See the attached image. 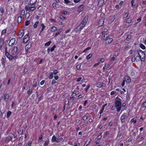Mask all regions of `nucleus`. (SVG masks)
<instances>
[{
    "instance_id": "nucleus-33",
    "label": "nucleus",
    "mask_w": 146,
    "mask_h": 146,
    "mask_svg": "<svg viewBox=\"0 0 146 146\" xmlns=\"http://www.w3.org/2000/svg\"><path fill=\"white\" fill-rule=\"evenodd\" d=\"M131 122H133V124H135L137 122V120L135 119L134 118H133L131 119Z\"/></svg>"
},
{
    "instance_id": "nucleus-20",
    "label": "nucleus",
    "mask_w": 146,
    "mask_h": 146,
    "mask_svg": "<svg viewBox=\"0 0 146 146\" xmlns=\"http://www.w3.org/2000/svg\"><path fill=\"white\" fill-rule=\"evenodd\" d=\"M3 43V38H0V49H1Z\"/></svg>"
},
{
    "instance_id": "nucleus-4",
    "label": "nucleus",
    "mask_w": 146,
    "mask_h": 146,
    "mask_svg": "<svg viewBox=\"0 0 146 146\" xmlns=\"http://www.w3.org/2000/svg\"><path fill=\"white\" fill-rule=\"evenodd\" d=\"M137 52L139 56V58L138 59V60L141 59V61H144L145 58H144L145 57V54L143 51L142 50H137Z\"/></svg>"
},
{
    "instance_id": "nucleus-13",
    "label": "nucleus",
    "mask_w": 146,
    "mask_h": 146,
    "mask_svg": "<svg viewBox=\"0 0 146 146\" xmlns=\"http://www.w3.org/2000/svg\"><path fill=\"white\" fill-rule=\"evenodd\" d=\"M84 5L83 4L81 5L78 7V9L77 10L78 12L80 13L82 11L84 10Z\"/></svg>"
},
{
    "instance_id": "nucleus-48",
    "label": "nucleus",
    "mask_w": 146,
    "mask_h": 146,
    "mask_svg": "<svg viewBox=\"0 0 146 146\" xmlns=\"http://www.w3.org/2000/svg\"><path fill=\"white\" fill-rule=\"evenodd\" d=\"M143 136H143V135H139L137 137H138V138L139 139H142L143 138Z\"/></svg>"
},
{
    "instance_id": "nucleus-51",
    "label": "nucleus",
    "mask_w": 146,
    "mask_h": 146,
    "mask_svg": "<svg viewBox=\"0 0 146 146\" xmlns=\"http://www.w3.org/2000/svg\"><path fill=\"white\" fill-rule=\"evenodd\" d=\"M102 133H101L100 135H98V136H97V138L98 139H100L102 138V135H101V134H102Z\"/></svg>"
},
{
    "instance_id": "nucleus-56",
    "label": "nucleus",
    "mask_w": 146,
    "mask_h": 146,
    "mask_svg": "<svg viewBox=\"0 0 146 146\" xmlns=\"http://www.w3.org/2000/svg\"><path fill=\"white\" fill-rule=\"evenodd\" d=\"M104 66L105 67V68H109L110 66V65L108 64H105Z\"/></svg>"
},
{
    "instance_id": "nucleus-19",
    "label": "nucleus",
    "mask_w": 146,
    "mask_h": 146,
    "mask_svg": "<svg viewBox=\"0 0 146 146\" xmlns=\"http://www.w3.org/2000/svg\"><path fill=\"white\" fill-rule=\"evenodd\" d=\"M131 7L132 8H134L135 7V0H132L131 1Z\"/></svg>"
},
{
    "instance_id": "nucleus-53",
    "label": "nucleus",
    "mask_w": 146,
    "mask_h": 146,
    "mask_svg": "<svg viewBox=\"0 0 146 146\" xmlns=\"http://www.w3.org/2000/svg\"><path fill=\"white\" fill-rule=\"evenodd\" d=\"M64 1L65 3H66L67 4L70 3V1L69 0H64Z\"/></svg>"
},
{
    "instance_id": "nucleus-18",
    "label": "nucleus",
    "mask_w": 146,
    "mask_h": 146,
    "mask_svg": "<svg viewBox=\"0 0 146 146\" xmlns=\"http://www.w3.org/2000/svg\"><path fill=\"white\" fill-rule=\"evenodd\" d=\"M40 26L42 27V28L40 32V33H41L44 30V29L46 27L44 25V24L42 23L40 25Z\"/></svg>"
},
{
    "instance_id": "nucleus-9",
    "label": "nucleus",
    "mask_w": 146,
    "mask_h": 146,
    "mask_svg": "<svg viewBox=\"0 0 146 146\" xmlns=\"http://www.w3.org/2000/svg\"><path fill=\"white\" fill-rule=\"evenodd\" d=\"M127 116V113H124L120 117L121 121L122 123H123L125 121L126 117Z\"/></svg>"
},
{
    "instance_id": "nucleus-6",
    "label": "nucleus",
    "mask_w": 146,
    "mask_h": 146,
    "mask_svg": "<svg viewBox=\"0 0 146 146\" xmlns=\"http://www.w3.org/2000/svg\"><path fill=\"white\" fill-rule=\"evenodd\" d=\"M18 47L17 46L14 47L13 48L12 50L11 53L13 55H17L18 54L17 52Z\"/></svg>"
},
{
    "instance_id": "nucleus-30",
    "label": "nucleus",
    "mask_w": 146,
    "mask_h": 146,
    "mask_svg": "<svg viewBox=\"0 0 146 146\" xmlns=\"http://www.w3.org/2000/svg\"><path fill=\"white\" fill-rule=\"evenodd\" d=\"M92 54L90 53L89 55L86 56V59L87 60H89L92 56Z\"/></svg>"
},
{
    "instance_id": "nucleus-52",
    "label": "nucleus",
    "mask_w": 146,
    "mask_h": 146,
    "mask_svg": "<svg viewBox=\"0 0 146 146\" xmlns=\"http://www.w3.org/2000/svg\"><path fill=\"white\" fill-rule=\"evenodd\" d=\"M104 108H104V107H103L102 106V109L100 113V114H102L103 112V111L104 109Z\"/></svg>"
},
{
    "instance_id": "nucleus-35",
    "label": "nucleus",
    "mask_w": 146,
    "mask_h": 146,
    "mask_svg": "<svg viewBox=\"0 0 146 146\" xmlns=\"http://www.w3.org/2000/svg\"><path fill=\"white\" fill-rule=\"evenodd\" d=\"M140 47L143 49H145V47L142 44H140Z\"/></svg>"
},
{
    "instance_id": "nucleus-43",
    "label": "nucleus",
    "mask_w": 146,
    "mask_h": 146,
    "mask_svg": "<svg viewBox=\"0 0 146 146\" xmlns=\"http://www.w3.org/2000/svg\"><path fill=\"white\" fill-rule=\"evenodd\" d=\"M0 11L1 13H3L4 12L3 7L2 6L0 7Z\"/></svg>"
},
{
    "instance_id": "nucleus-45",
    "label": "nucleus",
    "mask_w": 146,
    "mask_h": 146,
    "mask_svg": "<svg viewBox=\"0 0 146 146\" xmlns=\"http://www.w3.org/2000/svg\"><path fill=\"white\" fill-rule=\"evenodd\" d=\"M131 38V35H128L127 38H126V40H129Z\"/></svg>"
},
{
    "instance_id": "nucleus-2",
    "label": "nucleus",
    "mask_w": 146,
    "mask_h": 146,
    "mask_svg": "<svg viewBox=\"0 0 146 146\" xmlns=\"http://www.w3.org/2000/svg\"><path fill=\"white\" fill-rule=\"evenodd\" d=\"M88 20V16H86L83 19L80 24L75 29L76 31H79L81 30L86 25Z\"/></svg>"
},
{
    "instance_id": "nucleus-12",
    "label": "nucleus",
    "mask_w": 146,
    "mask_h": 146,
    "mask_svg": "<svg viewBox=\"0 0 146 146\" xmlns=\"http://www.w3.org/2000/svg\"><path fill=\"white\" fill-rule=\"evenodd\" d=\"M15 38H12L9 41V46H12L15 43Z\"/></svg>"
},
{
    "instance_id": "nucleus-55",
    "label": "nucleus",
    "mask_w": 146,
    "mask_h": 146,
    "mask_svg": "<svg viewBox=\"0 0 146 146\" xmlns=\"http://www.w3.org/2000/svg\"><path fill=\"white\" fill-rule=\"evenodd\" d=\"M143 20L145 23V26L146 27V16L143 18Z\"/></svg>"
},
{
    "instance_id": "nucleus-39",
    "label": "nucleus",
    "mask_w": 146,
    "mask_h": 146,
    "mask_svg": "<svg viewBox=\"0 0 146 146\" xmlns=\"http://www.w3.org/2000/svg\"><path fill=\"white\" fill-rule=\"evenodd\" d=\"M102 83L101 82H99L97 84V87H101L102 86Z\"/></svg>"
},
{
    "instance_id": "nucleus-31",
    "label": "nucleus",
    "mask_w": 146,
    "mask_h": 146,
    "mask_svg": "<svg viewBox=\"0 0 146 146\" xmlns=\"http://www.w3.org/2000/svg\"><path fill=\"white\" fill-rule=\"evenodd\" d=\"M11 114V112L10 111H8L7 113V117L8 118L9 117Z\"/></svg>"
},
{
    "instance_id": "nucleus-11",
    "label": "nucleus",
    "mask_w": 146,
    "mask_h": 146,
    "mask_svg": "<svg viewBox=\"0 0 146 146\" xmlns=\"http://www.w3.org/2000/svg\"><path fill=\"white\" fill-rule=\"evenodd\" d=\"M109 36V34L106 33L105 34H103L102 35V39L103 40H106Z\"/></svg>"
},
{
    "instance_id": "nucleus-50",
    "label": "nucleus",
    "mask_w": 146,
    "mask_h": 146,
    "mask_svg": "<svg viewBox=\"0 0 146 146\" xmlns=\"http://www.w3.org/2000/svg\"><path fill=\"white\" fill-rule=\"evenodd\" d=\"M56 82V81L55 80L53 79L52 80V81L51 82V84L52 85L54 84Z\"/></svg>"
},
{
    "instance_id": "nucleus-7",
    "label": "nucleus",
    "mask_w": 146,
    "mask_h": 146,
    "mask_svg": "<svg viewBox=\"0 0 146 146\" xmlns=\"http://www.w3.org/2000/svg\"><path fill=\"white\" fill-rule=\"evenodd\" d=\"M10 136L11 138V141L12 142H14L17 139V136L14 135L13 133H11L10 134Z\"/></svg>"
},
{
    "instance_id": "nucleus-58",
    "label": "nucleus",
    "mask_w": 146,
    "mask_h": 146,
    "mask_svg": "<svg viewBox=\"0 0 146 146\" xmlns=\"http://www.w3.org/2000/svg\"><path fill=\"white\" fill-rule=\"evenodd\" d=\"M29 24V21H27L25 22V25L27 26Z\"/></svg>"
},
{
    "instance_id": "nucleus-44",
    "label": "nucleus",
    "mask_w": 146,
    "mask_h": 146,
    "mask_svg": "<svg viewBox=\"0 0 146 146\" xmlns=\"http://www.w3.org/2000/svg\"><path fill=\"white\" fill-rule=\"evenodd\" d=\"M82 118L83 120H85L87 119L88 117L87 115H85L82 117Z\"/></svg>"
},
{
    "instance_id": "nucleus-29",
    "label": "nucleus",
    "mask_w": 146,
    "mask_h": 146,
    "mask_svg": "<svg viewBox=\"0 0 146 146\" xmlns=\"http://www.w3.org/2000/svg\"><path fill=\"white\" fill-rule=\"evenodd\" d=\"M38 24L39 22L38 21H36L34 25L33 26V27L35 28H36L37 27Z\"/></svg>"
},
{
    "instance_id": "nucleus-1",
    "label": "nucleus",
    "mask_w": 146,
    "mask_h": 146,
    "mask_svg": "<svg viewBox=\"0 0 146 146\" xmlns=\"http://www.w3.org/2000/svg\"><path fill=\"white\" fill-rule=\"evenodd\" d=\"M36 1L37 0H30L28 5L25 7L26 11L29 12L34 11L36 9L35 4Z\"/></svg>"
},
{
    "instance_id": "nucleus-60",
    "label": "nucleus",
    "mask_w": 146,
    "mask_h": 146,
    "mask_svg": "<svg viewBox=\"0 0 146 146\" xmlns=\"http://www.w3.org/2000/svg\"><path fill=\"white\" fill-rule=\"evenodd\" d=\"M141 21V18H139L137 19V21H138L135 24V25L137 23L139 22H140Z\"/></svg>"
},
{
    "instance_id": "nucleus-61",
    "label": "nucleus",
    "mask_w": 146,
    "mask_h": 146,
    "mask_svg": "<svg viewBox=\"0 0 146 146\" xmlns=\"http://www.w3.org/2000/svg\"><path fill=\"white\" fill-rule=\"evenodd\" d=\"M100 22H102L101 23V25L102 26V25L104 23L103 20L102 19V20L100 21H99V23H100Z\"/></svg>"
},
{
    "instance_id": "nucleus-10",
    "label": "nucleus",
    "mask_w": 146,
    "mask_h": 146,
    "mask_svg": "<svg viewBox=\"0 0 146 146\" xmlns=\"http://www.w3.org/2000/svg\"><path fill=\"white\" fill-rule=\"evenodd\" d=\"M29 40V34L27 33L24 36L23 41L24 43H26Z\"/></svg>"
},
{
    "instance_id": "nucleus-16",
    "label": "nucleus",
    "mask_w": 146,
    "mask_h": 146,
    "mask_svg": "<svg viewBox=\"0 0 146 146\" xmlns=\"http://www.w3.org/2000/svg\"><path fill=\"white\" fill-rule=\"evenodd\" d=\"M124 80H125L126 82L128 83L130 82L131 81V79L129 76H126Z\"/></svg>"
},
{
    "instance_id": "nucleus-49",
    "label": "nucleus",
    "mask_w": 146,
    "mask_h": 146,
    "mask_svg": "<svg viewBox=\"0 0 146 146\" xmlns=\"http://www.w3.org/2000/svg\"><path fill=\"white\" fill-rule=\"evenodd\" d=\"M142 108H144L146 107V101L144 102L142 104Z\"/></svg>"
},
{
    "instance_id": "nucleus-26",
    "label": "nucleus",
    "mask_w": 146,
    "mask_h": 146,
    "mask_svg": "<svg viewBox=\"0 0 146 146\" xmlns=\"http://www.w3.org/2000/svg\"><path fill=\"white\" fill-rule=\"evenodd\" d=\"M51 30L52 31H54L57 30V28L56 27L53 26L51 27Z\"/></svg>"
},
{
    "instance_id": "nucleus-17",
    "label": "nucleus",
    "mask_w": 146,
    "mask_h": 146,
    "mask_svg": "<svg viewBox=\"0 0 146 146\" xmlns=\"http://www.w3.org/2000/svg\"><path fill=\"white\" fill-rule=\"evenodd\" d=\"M104 2V0H98V5L101 6L103 4Z\"/></svg>"
},
{
    "instance_id": "nucleus-62",
    "label": "nucleus",
    "mask_w": 146,
    "mask_h": 146,
    "mask_svg": "<svg viewBox=\"0 0 146 146\" xmlns=\"http://www.w3.org/2000/svg\"><path fill=\"white\" fill-rule=\"evenodd\" d=\"M91 141L90 140V141H87L86 143L87 144L86 146H87L91 142Z\"/></svg>"
},
{
    "instance_id": "nucleus-28",
    "label": "nucleus",
    "mask_w": 146,
    "mask_h": 146,
    "mask_svg": "<svg viewBox=\"0 0 146 146\" xmlns=\"http://www.w3.org/2000/svg\"><path fill=\"white\" fill-rule=\"evenodd\" d=\"M108 31V29H103V30L102 31V35H103V34H106L105 33L106 32H107Z\"/></svg>"
},
{
    "instance_id": "nucleus-15",
    "label": "nucleus",
    "mask_w": 146,
    "mask_h": 146,
    "mask_svg": "<svg viewBox=\"0 0 146 146\" xmlns=\"http://www.w3.org/2000/svg\"><path fill=\"white\" fill-rule=\"evenodd\" d=\"M112 38H108L107 40H106V44H109L112 41Z\"/></svg>"
},
{
    "instance_id": "nucleus-54",
    "label": "nucleus",
    "mask_w": 146,
    "mask_h": 146,
    "mask_svg": "<svg viewBox=\"0 0 146 146\" xmlns=\"http://www.w3.org/2000/svg\"><path fill=\"white\" fill-rule=\"evenodd\" d=\"M90 85H89L88 86H87L86 88H85V90L86 92H87L88 90L90 88Z\"/></svg>"
},
{
    "instance_id": "nucleus-32",
    "label": "nucleus",
    "mask_w": 146,
    "mask_h": 146,
    "mask_svg": "<svg viewBox=\"0 0 146 146\" xmlns=\"http://www.w3.org/2000/svg\"><path fill=\"white\" fill-rule=\"evenodd\" d=\"M25 10H22L21 11V13H20L21 15V16L22 17L23 16L25 15Z\"/></svg>"
},
{
    "instance_id": "nucleus-25",
    "label": "nucleus",
    "mask_w": 146,
    "mask_h": 146,
    "mask_svg": "<svg viewBox=\"0 0 146 146\" xmlns=\"http://www.w3.org/2000/svg\"><path fill=\"white\" fill-rule=\"evenodd\" d=\"M52 43V41L51 40H50L46 42L45 44V46H49L50 44Z\"/></svg>"
},
{
    "instance_id": "nucleus-24",
    "label": "nucleus",
    "mask_w": 146,
    "mask_h": 146,
    "mask_svg": "<svg viewBox=\"0 0 146 146\" xmlns=\"http://www.w3.org/2000/svg\"><path fill=\"white\" fill-rule=\"evenodd\" d=\"M49 142V140L48 139L44 141V143L43 144L44 146H48Z\"/></svg>"
},
{
    "instance_id": "nucleus-42",
    "label": "nucleus",
    "mask_w": 146,
    "mask_h": 146,
    "mask_svg": "<svg viewBox=\"0 0 146 146\" xmlns=\"http://www.w3.org/2000/svg\"><path fill=\"white\" fill-rule=\"evenodd\" d=\"M116 58V57L113 55V56L111 58V61H114L115 60Z\"/></svg>"
},
{
    "instance_id": "nucleus-14",
    "label": "nucleus",
    "mask_w": 146,
    "mask_h": 146,
    "mask_svg": "<svg viewBox=\"0 0 146 146\" xmlns=\"http://www.w3.org/2000/svg\"><path fill=\"white\" fill-rule=\"evenodd\" d=\"M4 100L6 102H7L9 99V94H4Z\"/></svg>"
},
{
    "instance_id": "nucleus-47",
    "label": "nucleus",
    "mask_w": 146,
    "mask_h": 146,
    "mask_svg": "<svg viewBox=\"0 0 146 146\" xmlns=\"http://www.w3.org/2000/svg\"><path fill=\"white\" fill-rule=\"evenodd\" d=\"M128 15L129 13L128 12H126L124 15V17L125 18H127L128 17Z\"/></svg>"
},
{
    "instance_id": "nucleus-8",
    "label": "nucleus",
    "mask_w": 146,
    "mask_h": 146,
    "mask_svg": "<svg viewBox=\"0 0 146 146\" xmlns=\"http://www.w3.org/2000/svg\"><path fill=\"white\" fill-rule=\"evenodd\" d=\"M24 34V30L23 29L21 30L19 32L17 36V38H22Z\"/></svg>"
},
{
    "instance_id": "nucleus-36",
    "label": "nucleus",
    "mask_w": 146,
    "mask_h": 146,
    "mask_svg": "<svg viewBox=\"0 0 146 146\" xmlns=\"http://www.w3.org/2000/svg\"><path fill=\"white\" fill-rule=\"evenodd\" d=\"M61 13L62 14H63L64 15H66L67 14H68L69 13L68 12L65 11H61Z\"/></svg>"
},
{
    "instance_id": "nucleus-59",
    "label": "nucleus",
    "mask_w": 146,
    "mask_h": 146,
    "mask_svg": "<svg viewBox=\"0 0 146 146\" xmlns=\"http://www.w3.org/2000/svg\"><path fill=\"white\" fill-rule=\"evenodd\" d=\"M81 65H78L76 66L77 69L78 70H79L80 68Z\"/></svg>"
},
{
    "instance_id": "nucleus-63",
    "label": "nucleus",
    "mask_w": 146,
    "mask_h": 146,
    "mask_svg": "<svg viewBox=\"0 0 146 146\" xmlns=\"http://www.w3.org/2000/svg\"><path fill=\"white\" fill-rule=\"evenodd\" d=\"M74 98L75 97L73 96H72L70 98V100H74Z\"/></svg>"
},
{
    "instance_id": "nucleus-21",
    "label": "nucleus",
    "mask_w": 146,
    "mask_h": 146,
    "mask_svg": "<svg viewBox=\"0 0 146 146\" xmlns=\"http://www.w3.org/2000/svg\"><path fill=\"white\" fill-rule=\"evenodd\" d=\"M139 56H137L136 57H135V56L134 57L132 58L131 61L132 62H134L135 61V60L136 61L138 60V59H137V58H139Z\"/></svg>"
},
{
    "instance_id": "nucleus-37",
    "label": "nucleus",
    "mask_w": 146,
    "mask_h": 146,
    "mask_svg": "<svg viewBox=\"0 0 146 146\" xmlns=\"http://www.w3.org/2000/svg\"><path fill=\"white\" fill-rule=\"evenodd\" d=\"M53 73L51 72L50 73V74L49 76V78L50 79H52L53 78Z\"/></svg>"
},
{
    "instance_id": "nucleus-57",
    "label": "nucleus",
    "mask_w": 146,
    "mask_h": 146,
    "mask_svg": "<svg viewBox=\"0 0 146 146\" xmlns=\"http://www.w3.org/2000/svg\"><path fill=\"white\" fill-rule=\"evenodd\" d=\"M60 19H66L65 17H64L62 15H61L60 16Z\"/></svg>"
},
{
    "instance_id": "nucleus-22",
    "label": "nucleus",
    "mask_w": 146,
    "mask_h": 146,
    "mask_svg": "<svg viewBox=\"0 0 146 146\" xmlns=\"http://www.w3.org/2000/svg\"><path fill=\"white\" fill-rule=\"evenodd\" d=\"M22 17L21 16H19L17 18V22L18 23H20L21 22Z\"/></svg>"
},
{
    "instance_id": "nucleus-5",
    "label": "nucleus",
    "mask_w": 146,
    "mask_h": 146,
    "mask_svg": "<svg viewBox=\"0 0 146 146\" xmlns=\"http://www.w3.org/2000/svg\"><path fill=\"white\" fill-rule=\"evenodd\" d=\"M115 107L117 109V111L119 112L121 109V102L119 101H117L115 102Z\"/></svg>"
},
{
    "instance_id": "nucleus-34",
    "label": "nucleus",
    "mask_w": 146,
    "mask_h": 146,
    "mask_svg": "<svg viewBox=\"0 0 146 146\" xmlns=\"http://www.w3.org/2000/svg\"><path fill=\"white\" fill-rule=\"evenodd\" d=\"M6 29L3 30L2 31L1 36H2L3 35L5 34L6 33Z\"/></svg>"
},
{
    "instance_id": "nucleus-38",
    "label": "nucleus",
    "mask_w": 146,
    "mask_h": 146,
    "mask_svg": "<svg viewBox=\"0 0 146 146\" xmlns=\"http://www.w3.org/2000/svg\"><path fill=\"white\" fill-rule=\"evenodd\" d=\"M98 60H100V61L99 62L100 63L103 62L105 60L104 59V58L101 59L99 58Z\"/></svg>"
},
{
    "instance_id": "nucleus-40",
    "label": "nucleus",
    "mask_w": 146,
    "mask_h": 146,
    "mask_svg": "<svg viewBox=\"0 0 146 146\" xmlns=\"http://www.w3.org/2000/svg\"><path fill=\"white\" fill-rule=\"evenodd\" d=\"M56 46H55V45H54L52 47V48H51V49H50V51L51 52H53L55 48H56Z\"/></svg>"
},
{
    "instance_id": "nucleus-3",
    "label": "nucleus",
    "mask_w": 146,
    "mask_h": 146,
    "mask_svg": "<svg viewBox=\"0 0 146 146\" xmlns=\"http://www.w3.org/2000/svg\"><path fill=\"white\" fill-rule=\"evenodd\" d=\"M7 47H5V54L6 56L10 61H13V59H15L17 58V56H14L11 55L9 52H7Z\"/></svg>"
},
{
    "instance_id": "nucleus-27",
    "label": "nucleus",
    "mask_w": 146,
    "mask_h": 146,
    "mask_svg": "<svg viewBox=\"0 0 146 146\" xmlns=\"http://www.w3.org/2000/svg\"><path fill=\"white\" fill-rule=\"evenodd\" d=\"M56 137L55 135H53L51 141L52 142H54L56 141Z\"/></svg>"
},
{
    "instance_id": "nucleus-46",
    "label": "nucleus",
    "mask_w": 146,
    "mask_h": 146,
    "mask_svg": "<svg viewBox=\"0 0 146 146\" xmlns=\"http://www.w3.org/2000/svg\"><path fill=\"white\" fill-rule=\"evenodd\" d=\"M1 61V62L3 64V65L5 63V60H4V59L3 58H2Z\"/></svg>"
},
{
    "instance_id": "nucleus-64",
    "label": "nucleus",
    "mask_w": 146,
    "mask_h": 146,
    "mask_svg": "<svg viewBox=\"0 0 146 146\" xmlns=\"http://www.w3.org/2000/svg\"><path fill=\"white\" fill-rule=\"evenodd\" d=\"M28 45H27L25 46V49H27V50L29 48H30V47Z\"/></svg>"
},
{
    "instance_id": "nucleus-23",
    "label": "nucleus",
    "mask_w": 146,
    "mask_h": 146,
    "mask_svg": "<svg viewBox=\"0 0 146 146\" xmlns=\"http://www.w3.org/2000/svg\"><path fill=\"white\" fill-rule=\"evenodd\" d=\"M10 140H11V138H10V136L9 135V136L7 137L6 138L5 140V141L6 143H8L9 142V141Z\"/></svg>"
},
{
    "instance_id": "nucleus-41",
    "label": "nucleus",
    "mask_w": 146,
    "mask_h": 146,
    "mask_svg": "<svg viewBox=\"0 0 146 146\" xmlns=\"http://www.w3.org/2000/svg\"><path fill=\"white\" fill-rule=\"evenodd\" d=\"M131 19H130L129 18H128L126 19V23H131Z\"/></svg>"
}]
</instances>
